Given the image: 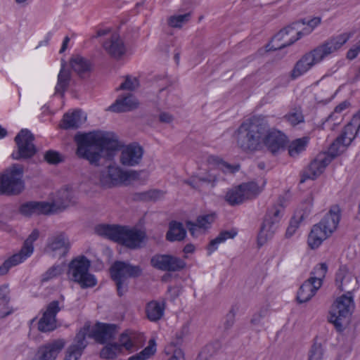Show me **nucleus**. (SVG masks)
<instances>
[{"mask_svg": "<svg viewBox=\"0 0 360 360\" xmlns=\"http://www.w3.org/2000/svg\"><path fill=\"white\" fill-rule=\"evenodd\" d=\"M75 141L77 146V155L95 165H98L102 155L111 160L120 149L117 136L106 131L78 132L75 136Z\"/></svg>", "mask_w": 360, "mask_h": 360, "instance_id": "f257e3e1", "label": "nucleus"}, {"mask_svg": "<svg viewBox=\"0 0 360 360\" xmlns=\"http://www.w3.org/2000/svg\"><path fill=\"white\" fill-rule=\"evenodd\" d=\"M352 280L347 275L345 267H340L335 274V284L340 291L346 292L338 297L331 305L328 321L333 324L335 330L341 333L345 330L350 322V318L354 307L352 291L354 288H345L347 282Z\"/></svg>", "mask_w": 360, "mask_h": 360, "instance_id": "f03ea898", "label": "nucleus"}, {"mask_svg": "<svg viewBox=\"0 0 360 360\" xmlns=\"http://www.w3.org/2000/svg\"><path fill=\"white\" fill-rule=\"evenodd\" d=\"M267 127L263 115H254L244 120L234 133L236 146L244 153L262 150V137Z\"/></svg>", "mask_w": 360, "mask_h": 360, "instance_id": "7ed1b4c3", "label": "nucleus"}, {"mask_svg": "<svg viewBox=\"0 0 360 360\" xmlns=\"http://www.w3.org/2000/svg\"><path fill=\"white\" fill-rule=\"evenodd\" d=\"M340 217V207L334 205L319 223L313 226L307 239L311 249L318 248L324 240L331 236L339 224Z\"/></svg>", "mask_w": 360, "mask_h": 360, "instance_id": "20e7f679", "label": "nucleus"}, {"mask_svg": "<svg viewBox=\"0 0 360 360\" xmlns=\"http://www.w3.org/2000/svg\"><path fill=\"white\" fill-rule=\"evenodd\" d=\"M111 280L115 283L117 295L122 297L129 290L128 278H137L143 274L139 265H133L129 262L116 260L109 269Z\"/></svg>", "mask_w": 360, "mask_h": 360, "instance_id": "39448f33", "label": "nucleus"}, {"mask_svg": "<svg viewBox=\"0 0 360 360\" xmlns=\"http://www.w3.org/2000/svg\"><path fill=\"white\" fill-rule=\"evenodd\" d=\"M23 174V166L17 163L13 164L0 174V195H20L25 189Z\"/></svg>", "mask_w": 360, "mask_h": 360, "instance_id": "423d86ee", "label": "nucleus"}, {"mask_svg": "<svg viewBox=\"0 0 360 360\" xmlns=\"http://www.w3.org/2000/svg\"><path fill=\"white\" fill-rule=\"evenodd\" d=\"M90 265V261L84 255L73 259L68 264L70 279L83 289L93 288L97 283L95 276L89 272Z\"/></svg>", "mask_w": 360, "mask_h": 360, "instance_id": "0eeeda50", "label": "nucleus"}, {"mask_svg": "<svg viewBox=\"0 0 360 360\" xmlns=\"http://www.w3.org/2000/svg\"><path fill=\"white\" fill-rule=\"evenodd\" d=\"M321 18L315 17L309 20L308 22H306L304 19H302L300 20L295 21L292 23L285 26L274 36V39L281 41L284 38L285 35H288L292 31L297 32V37H291L288 42L282 44L278 47L274 48V49L281 50L293 44L295 41L301 39L303 35L309 34L314 27H316L321 23Z\"/></svg>", "mask_w": 360, "mask_h": 360, "instance_id": "6e6552de", "label": "nucleus"}, {"mask_svg": "<svg viewBox=\"0 0 360 360\" xmlns=\"http://www.w3.org/2000/svg\"><path fill=\"white\" fill-rule=\"evenodd\" d=\"M354 32H345L328 38L319 46L307 53L314 65L321 62L331 53L338 51L353 36Z\"/></svg>", "mask_w": 360, "mask_h": 360, "instance_id": "1a4fd4ad", "label": "nucleus"}, {"mask_svg": "<svg viewBox=\"0 0 360 360\" xmlns=\"http://www.w3.org/2000/svg\"><path fill=\"white\" fill-rule=\"evenodd\" d=\"M283 210L281 205H274L267 210L257 236V245L259 248L264 245L273 237L278 227Z\"/></svg>", "mask_w": 360, "mask_h": 360, "instance_id": "9d476101", "label": "nucleus"}, {"mask_svg": "<svg viewBox=\"0 0 360 360\" xmlns=\"http://www.w3.org/2000/svg\"><path fill=\"white\" fill-rule=\"evenodd\" d=\"M34 140V136L29 129H21L14 139L17 150L13 152L11 158L20 160L34 157L37 152V148L33 143Z\"/></svg>", "mask_w": 360, "mask_h": 360, "instance_id": "9b49d317", "label": "nucleus"}, {"mask_svg": "<svg viewBox=\"0 0 360 360\" xmlns=\"http://www.w3.org/2000/svg\"><path fill=\"white\" fill-rule=\"evenodd\" d=\"M262 139V150L265 148L273 155H277L281 151H284L289 142L288 136L283 131L270 128L268 122Z\"/></svg>", "mask_w": 360, "mask_h": 360, "instance_id": "f8f14e48", "label": "nucleus"}, {"mask_svg": "<svg viewBox=\"0 0 360 360\" xmlns=\"http://www.w3.org/2000/svg\"><path fill=\"white\" fill-rule=\"evenodd\" d=\"M360 130V110L356 113L346 124L341 134L334 140L330 146L332 150H337L338 155H340V146L348 147L357 136Z\"/></svg>", "mask_w": 360, "mask_h": 360, "instance_id": "ddd939ff", "label": "nucleus"}, {"mask_svg": "<svg viewBox=\"0 0 360 360\" xmlns=\"http://www.w3.org/2000/svg\"><path fill=\"white\" fill-rule=\"evenodd\" d=\"M338 155L337 150L334 152L329 147L328 154L318 155L309 165L308 167L303 172L300 181V184L305 182L307 179L314 180L319 176L325 170L326 167Z\"/></svg>", "mask_w": 360, "mask_h": 360, "instance_id": "4468645a", "label": "nucleus"}, {"mask_svg": "<svg viewBox=\"0 0 360 360\" xmlns=\"http://www.w3.org/2000/svg\"><path fill=\"white\" fill-rule=\"evenodd\" d=\"M150 265L160 271L178 272L186 267V262L183 259L170 254H155L150 259Z\"/></svg>", "mask_w": 360, "mask_h": 360, "instance_id": "2eb2a0df", "label": "nucleus"}, {"mask_svg": "<svg viewBox=\"0 0 360 360\" xmlns=\"http://www.w3.org/2000/svg\"><path fill=\"white\" fill-rule=\"evenodd\" d=\"M118 328L119 326L115 323L97 322L91 328L89 338L98 344L104 345L115 339Z\"/></svg>", "mask_w": 360, "mask_h": 360, "instance_id": "dca6fc26", "label": "nucleus"}, {"mask_svg": "<svg viewBox=\"0 0 360 360\" xmlns=\"http://www.w3.org/2000/svg\"><path fill=\"white\" fill-rule=\"evenodd\" d=\"M54 204L46 201H28L21 204L18 212L25 217L30 218L34 215H49L52 214Z\"/></svg>", "mask_w": 360, "mask_h": 360, "instance_id": "f3484780", "label": "nucleus"}, {"mask_svg": "<svg viewBox=\"0 0 360 360\" xmlns=\"http://www.w3.org/2000/svg\"><path fill=\"white\" fill-rule=\"evenodd\" d=\"M61 310L58 300L51 301L38 322V330L43 333L51 332L57 328L56 314Z\"/></svg>", "mask_w": 360, "mask_h": 360, "instance_id": "a211bd4d", "label": "nucleus"}, {"mask_svg": "<svg viewBox=\"0 0 360 360\" xmlns=\"http://www.w3.org/2000/svg\"><path fill=\"white\" fill-rule=\"evenodd\" d=\"M143 154V148L139 143L133 142L122 150L120 162L124 166L134 167L141 162Z\"/></svg>", "mask_w": 360, "mask_h": 360, "instance_id": "6ab92c4d", "label": "nucleus"}, {"mask_svg": "<svg viewBox=\"0 0 360 360\" xmlns=\"http://www.w3.org/2000/svg\"><path fill=\"white\" fill-rule=\"evenodd\" d=\"M147 236L145 231L136 229H129L125 226L120 245L136 250L141 248V243L146 239Z\"/></svg>", "mask_w": 360, "mask_h": 360, "instance_id": "aec40b11", "label": "nucleus"}, {"mask_svg": "<svg viewBox=\"0 0 360 360\" xmlns=\"http://www.w3.org/2000/svg\"><path fill=\"white\" fill-rule=\"evenodd\" d=\"M65 346V341L55 340L41 346L38 350V360H55Z\"/></svg>", "mask_w": 360, "mask_h": 360, "instance_id": "412c9836", "label": "nucleus"}, {"mask_svg": "<svg viewBox=\"0 0 360 360\" xmlns=\"http://www.w3.org/2000/svg\"><path fill=\"white\" fill-rule=\"evenodd\" d=\"M103 47L111 58L116 60L121 58L126 52L123 41L115 34L111 36L110 40L103 43Z\"/></svg>", "mask_w": 360, "mask_h": 360, "instance_id": "4be33fe9", "label": "nucleus"}, {"mask_svg": "<svg viewBox=\"0 0 360 360\" xmlns=\"http://www.w3.org/2000/svg\"><path fill=\"white\" fill-rule=\"evenodd\" d=\"M124 229V226L103 224L98 225L96 230L98 235L120 244Z\"/></svg>", "mask_w": 360, "mask_h": 360, "instance_id": "5701e85b", "label": "nucleus"}, {"mask_svg": "<svg viewBox=\"0 0 360 360\" xmlns=\"http://www.w3.org/2000/svg\"><path fill=\"white\" fill-rule=\"evenodd\" d=\"M70 249L68 238L63 232L53 235L48 238L46 250L47 252H56L61 250V256H65Z\"/></svg>", "mask_w": 360, "mask_h": 360, "instance_id": "b1692460", "label": "nucleus"}, {"mask_svg": "<svg viewBox=\"0 0 360 360\" xmlns=\"http://www.w3.org/2000/svg\"><path fill=\"white\" fill-rule=\"evenodd\" d=\"M70 65L81 78L89 77L93 69V63L89 59L78 55L70 58Z\"/></svg>", "mask_w": 360, "mask_h": 360, "instance_id": "393cba45", "label": "nucleus"}, {"mask_svg": "<svg viewBox=\"0 0 360 360\" xmlns=\"http://www.w3.org/2000/svg\"><path fill=\"white\" fill-rule=\"evenodd\" d=\"M138 105L135 97L129 93L116 99L115 103L108 108V110L114 112H128L136 108Z\"/></svg>", "mask_w": 360, "mask_h": 360, "instance_id": "a878e982", "label": "nucleus"}, {"mask_svg": "<svg viewBox=\"0 0 360 360\" xmlns=\"http://www.w3.org/2000/svg\"><path fill=\"white\" fill-rule=\"evenodd\" d=\"M316 282V278L315 277H310L301 285L296 297L299 303L302 304L308 302L316 294L317 290L320 288L314 285Z\"/></svg>", "mask_w": 360, "mask_h": 360, "instance_id": "bb28decb", "label": "nucleus"}, {"mask_svg": "<svg viewBox=\"0 0 360 360\" xmlns=\"http://www.w3.org/2000/svg\"><path fill=\"white\" fill-rule=\"evenodd\" d=\"M186 237V230L181 222L172 221L169 224V229L166 233V240L169 242L182 241Z\"/></svg>", "mask_w": 360, "mask_h": 360, "instance_id": "cd10ccee", "label": "nucleus"}, {"mask_svg": "<svg viewBox=\"0 0 360 360\" xmlns=\"http://www.w3.org/2000/svg\"><path fill=\"white\" fill-rule=\"evenodd\" d=\"M309 57V55H307L306 53L295 63L290 75L292 80H295L303 75L314 65V63Z\"/></svg>", "mask_w": 360, "mask_h": 360, "instance_id": "c85d7f7f", "label": "nucleus"}, {"mask_svg": "<svg viewBox=\"0 0 360 360\" xmlns=\"http://www.w3.org/2000/svg\"><path fill=\"white\" fill-rule=\"evenodd\" d=\"M82 111L80 109L75 110L71 113L66 112L61 120L60 128L63 129H78L82 124Z\"/></svg>", "mask_w": 360, "mask_h": 360, "instance_id": "c756f323", "label": "nucleus"}, {"mask_svg": "<svg viewBox=\"0 0 360 360\" xmlns=\"http://www.w3.org/2000/svg\"><path fill=\"white\" fill-rule=\"evenodd\" d=\"M122 354L123 352L118 342L112 341L104 344L100 350L99 357L104 360H115Z\"/></svg>", "mask_w": 360, "mask_h": 360, "instance_id": "7c9ffc66", "label": "nucleus"}, {"mask_svg": "<svg viewBox=\"0 0 360 360\" xmlns=\"http://www.w3.org/2000/svg\"><path fill=\"white\" fill-rule=\"evenodd\" d=\"M165 302L161 304L159 302L153 300L149 302L146 307L147 318L150 321H158L164 315Z\"/></svg>", "mask_w": 360, "mask_h": 360, "instance_id": "2f4dec72", "label": "nucleus"}, {"mask_svg": "<svg viewBox=\"0 0 360 360\" xmlns=\"http://www.w3.org/2000/svg\"><path fill=\"white\" fill-rule=\"evenodd\" d=\"M238 232L236 229H231L229 231H222L219 235L214 239L211 240L207 245V255H210L218 248V245L225 242L229 238H233Z\"/></svg>", "mask_w": 360, "mask_h": 360, "instance_id": "473e14b6", "label": "nucleus"}, {"mask_svg": "<svg viewBox=\"0 0 360 360\" xmlns=\"http://www.w3.org/2000/svg\"><path fill=\"white\" fill-rule=\"evenodd\" d=\"M313 201L314 198L311 193L309 194L307 198L304 200V203L307 204V206L309 207V210L307 211H304V213L301 214L299 217V219H296L295 217H293L290 221L288 227L287 228L286 232H285V236L287 238L291 237L296 231L297 229L299 226V224L301 221L304 219V214H308L310 212V208L313 205Z\"/></svg>", "mask_w": 360, "mask_h": 360, "instance_id": "72a5a7b5", "label": "nucleus"}, {"mask_svg": "<svg viewBox=\"0 0 360 360\" xmlns=\"http://www.w3.org/2000/svg\"><path fill=\"white\" fill-rule=\"evenodd\" d=\"M71 80V72L70 70H60L58 75V82L55 87V94H60L63 97L65 92L68 90Z\"/></svg>", "mask_w": 360, "mask_h": 360, "instance_id": "f704fd0d", "label": "nucleus"}, {"mask_svg": "<svg viewBox=\"0 0 360 360\" xmlns=\"http://www.w3.org/2000/svg\"><path fill=\"white\" fill-rule=\"evenodd\" d=\"M10 291L7 285L0 286V317L4 318L12 313L8 310V304L10 302Z\"/></svg>", "mask_w": 360, "mask_h": 360, "instance_id": "c9c22d12", "label": "nucleus"}, {"mask_svg": "<svg viewBox=\"0 0 360 360\" xmlns=\"http://www.w3.org/2000/svg\"><path fill=\"white\" fill-rule=\"evenodd\" d=\"M91 330V327L89 323H86L84 326L79 330L76 334L75 341L76 344L70 345L73 348L77 347L79 351L83 352L84 349L87 345L86 342V336H89V333Z\"/></svg>", "mask_w": 360, "mask_h": 360, "instance_id": "e433bc0d", "label": "nucleus"}, {"mask_svg": "<svg viewBox=\"0 0 360 360\" xmlns=\"http://www.w3.org/2000/svg\"><path fill=\"white\" fill-rule=\"evenodd\" d=\"M226 201L231 206H236L242 204L245 200V194L241 189H238V186L227 191L225 196Z\"/></svg>", "mask_w": 360, "mask_h": 360, "instance_id": "4c0bfd02", "label": "nucleus"}, {"mask_svg": "<svg viewBox=\"0 0 360 360\" xmlns=\"http://www.w3.org/2000/svg\"><path fill=\"white\" fill-rule=\"evenodd\" d=\"M309 143V138L307 136L297 139L291 142L288 146V154L290 157H297L306 150Z\"/></svg>", "mask_w": 360, "mask_h": 360, "instance_id": "58836bf2", "label": "nucleus"}, {"mask_svg": "<svg viewBox=\"0 0 360 360\" xmlns=\"http://www.w3.org/2000/svg\"><path fill=\"white\" fill-rule=\"evenodd\" d=\"M163 195V191L158 189H153L141 193H135L133 194L132 199L135 201H155L162 198Z\"/></svg>", "mask_w": 360, "mask_h": 360, "instance_id": "ea45409f", "label": "nucleus"}, {"mask_svg": "<svg viewBox=\"0 0 360 360\" xmlns=\"http://www.w3.org/2000/svg\"><path fill=\"white\" fill-rule=\"evenodd\" d=\"M238 189H241L244 193L246 200L256 198L262 191V188L254 181L243 183L238 185Z\"/></svg>", "mask_w": 360, "mask_h": 360, "instance_id": "a19ab883", "label": "nucleus"}, {"mask_svg": "<svg viewBox=\"0 0 360 360\" xmlns=\"http://www.w3.org/2000/svg\"><path fill=\"white\" fill-rule=\"evenodd\" d=\"M134 332L130 330H125L119 337L118 345L120 346L121 350L125 349L129 352H131L135 347V342L133 340Z\"/></svg>", "mask_w": 360, "mask_h": 360, "instance_id": "79ce46f5", "label": "nucleus"}, {"mask_svg": "<svg viewBox=\"0 0 360 360\" xmlns=\"http://www.w3.org/2000/svg\"><path fill=\"white\" fill-rule=\"evenodd\" d=\"M156 352V344L154 340H150L148 345L141 352L130 356L128 360H146Z\"/></svg>", "mask_w": 360, "mask_h": 360, "instance_id": "37998d69", "label": "nucleus"}, {"mask_svg": "<svg viewBox=\"0 0 360 360\" xmlns=\"http://www.w3.org/2000/svg\"><path fill=\"white\" fill-rule=\"evenodd\" d=\"M123 173L124 171L118 167H108V174L105 178L110 180L109 187L124 182V179L122 178Z\"/></svg>", "mask_w": 360, "mask_h": 360, "instance_id": "c03bdc74", "label": "nucleus"}, {"mask_svg": "<svg viewBox=\"0 0 360 360\" xmlns=\"http://www.w3.org/2000/svg\"><path fill=\"white\" fill-rule=\"evenodd\" d=\"M58 201L63 209L75 203V195L72 189H63L58 193Z\"/></svg>", "mask_w": 360, "mask_h": 360, "instance_id": "a18cd8bd", "label": "nucleus"}, {"mask_svg": "<svg viewBox=\"0 0 360 360\" xmlns=\"http://www.w3.org/2000/svg\"><path fill=\"white\" fill-rule=\"evenodd\" d=\"M22 262V258L20 255H13L11 257L6 259L0 266V276L6 275L9 269Z\"/></svg>", "mask_w": 360, "mask_h": 360, "instance_id": "49530a36", "label": "nucleus"}, {"mask_svg": "<svg viewBox=\"0 0 360 360\" xmlns=\"http://www.w3.org/2000/svg\"><path fill=\"white\" fill-rule=\"evenodd\" d=\"M22 262V258L20 255H13L11 257L6 259L0 266V276L6 275L9 269Z\"/></svg>", "mask_w": 360, "mask_h": 360, "instance_id": "de8ad7c7", "label": "nucleus"}, {"mask_svg": "<svg viewBox=\"0 0 360 360\" xmlns=\"http://www.w3.org/2000/svg\"><path fill=\"white\" fill-rule=\"evenodd\" d=\"M316 339V338H314V343L309 351L308 360H323L324 350L321 343H318Z\"/></svg>", "mask_w": 360, "mask_h": 360, "instance_id": "09e8293b", "label": "nucleus"}, {"mask_svg": "<svg viewBox=\"0 0 360 360\" xmlns=\"http://www.w3.org/2000/svg\"><path fill=\"white\" fill-rule=\"evenodd\" d=\"M216 215L214 213L200 215L197 217L195 222L198 228L208 229L210 228L211 224L214 221Z\"/></svg>", "mask_w": 360, "mask_h": 360, "instance_id": "8fccbe9b", "label": "nucleus"}, {"mask_svg": "<svg viewBox=\"0 0 360 360\" xmlns=\"http://www.w3.org/2000/svg\"><path fill=\"white\" fill-rule=\"evenodd\" d=\"M190 18V12L181 15H174L169 18L168 24L172 27H181L183 24L188 22Z\"/></svg>", "mask_w": 360, "mask_h": 360, "instance_id": "3c124183", "label": "nucleus"}, {"mask_svg": "<svg viewBox=\"0 0 360 360\" xmlns=\"http://www.w3.org/2000/svg\"><path fill=\"white\" fill-rule=\"evenodd\" d=\"M44 158L49 165H58L64 162V157L59 152L53 150H47Z\"/></svg>", "mask_w": 360, "mask_h": 360, "instance_id": "603ef678", "label": "nucleus"}, {"mask_svg": "<svg viewBox=\"0 0 360 360\" xmlns=\"http://www.w3.org/2000/svg\"><path fill=\"white\" fill-rule=\"evenodd\" d=\"M62 272V269L59 265H54L50 267L45 273L41 275V283H46L49 280L58 276Z\"/></svg>", "mask_w": 360, "mask_h": 360, "instance_id": "864d4df0", "label": "nucleus"}, {"mask_svg": "<svg viewBox=\"0 0 360 360\" xmlns=\"http://www.w3.org/2000/svg\"><path fill=\"white\" fill-rule=\"evenodd\" d=\"M139 82L137 78H131V76L127 75L125 80L122 82L117 90H129L133 91L139 86Z\"/></svg>", "mask_w": 360, "mask_h": 360, "instance_id": "5fc2aeb1", "label": "nucleus"}, {"mask_svg": "<svg viewBox=\"0 0 360 360\" xmlns=\"http://www.w3.org/2000/svg\"><path fill=\"white\" fill-rule=\"evenodd\" d=\"M328 271V266L326 263H321L317 265L314 269V271L311 272V274H315L317 276H314L316 278V281H319V285L321 287L322 284V281L325 278L326 274Z\"/></svg>", "mask_w": 360, "mask_h": 360, "instance_id": "6e6d98bb", "label": "nucleus"}, {"mask_svg": "<svg viewBox=\"0 0 360 360\" xmlns=\"http://www.w3.org/2000/svg\"><path fill=\"white\" fill-rule=\"evenodd\" d=\"M268 311L269 308L267 306L262 307L257 313L253 314L250 323L252 325H260L262 320L267 315Z\"/></svg>", "mask_w": 360, "mask_h": 360, "instance_id": "4d7b16f0", "label": "nucleus"}, {"mask_svg": "<svg viewBox=\"0 0 360 360\" xmlns=\"http://www.w3.org/2000/svg\"><path fill=\"white\" fill-rule=\"evenodd\" d=\"M284 118L293 126L304 122V116L302 112H290L285 115Z\"/></svg>", "mask_w": 360, "mask_h": 360, "instance_id": "13d9d810", "label": "nucleus"}, {"mask_svg": "<svg viewBox=\"0 0 360 360\" xmlns=\"http://www.w3.org/2000/svg\"><path fill=\"white\" fill-rule=\"evenodd\" d=\"M34 247L33 245L30 243V242H27L25 240L23 245L19 252L16 255H20L22 258V262L26 259L28 257H30L33 252Z\"/></svg>", "mask_w": 360, "mask_h": 360, "instance_id": "bf43d9fd", "label": "nucleus"}, {"mask_svg": "<svg viewBox=\"0 0 360 360\" xmlns=\"http://www.w3.org/2000/svg\"><path fill=\"white\" fill-rule=\"evenodd\" d=\"M83 352L79 351L77 347L73 348L70 346L67 350L64 360H78Z\"/></svg>", "mask_w": 360, "mask_h": 360, "instance_id": "052dcab7", "label": "nucleus"}, {"mask_svg": "<svg viewBox=\"0 0 360 360\" xmlns=\"http://www.w3.org/2000/svg\"><path fill=\"white\" fill-rule=\"evenodd\" d=\"M214 160L217 162V165H221L223 169H225L230 172L231 173H235L238 172L240 169V166L238 165H232L224 161L221 159H219L218 158H214Z\"/></svg>", "mask_w": 360, "mask_h": 360, "instance_id": "680f3d73", "label": "nucleus"}, {"mask_svg": "<svg viewBox=\"0 0 360 360\" xmlns=\"http://www.w3.org/2000/svg\"><path fill=\"white\" fill-rule=\"evenodd\" d=\"M199 185L200 184H212V186H214V182L217 181L215 175L211 174L210 173H206L205 176L197 175Z\"/></svg>", "mask_w": 360, "mask_h": 360, "instance_id": "e2e57ef3", "label": "nucleus"}, {"mask_svg": "<svg viewBox=\"0 0 360 360\" xmlns=\"http://www.w3.org/2000/svg\"><path fill=\"white\" fill-rule=\"evenodd\" d=\"M226 320L224 323V328L228 330L231 328L235 322V313L233 311V309L232 308L226 316Z\"/></svg>", "mask_w": 360, "mask_h": 360, "instance_id": "0e129e2a", "label": "nucleus"}, {"mask_svg": "<svg viewBox=\"0 0 360 360\" xmlns=\"http://www.w3.org/2000/svg\"><path fill=\"white\" fill-rule=\"evenodd\" d=\"M140 176V172L135 170L124 171L122 174V178L124 182L129 180H136Z\"/></svg>", "mask_w": 360, "mask_h": 360, "instance_id": "69168bd1", "label": "nucleus"}, {"mask_svg": "<svg viewBox=\"0 0 360 360\" xmlns=\"http://www.w3.org/2000/svg\"><path fill=\"white\" fill-rule=\"evenodd\" d=\"M174 120V117L169 112H162L159 115V121L162 123H170Z\"/></svg>", "mask_w": 360, "mask_h": 360, "instance_id": "338daca9", "label": "nucleus"}, {"mask_svg": "<svg viewBox=\"0 0 360 360\" xmlns=\"http://www.w3.org/2000/svg\"><path fill=\"white\" fill-rule=\"evenodd\" d=\"M184 184L189 185L191 188L197 189L200 187L197 175L193 176L191 179L184 180Z\"/></svg>", "mask_w": 360, "mask_h": 360, "instance_id": "774afa93", "label": "nucleus"}]
</instances>
